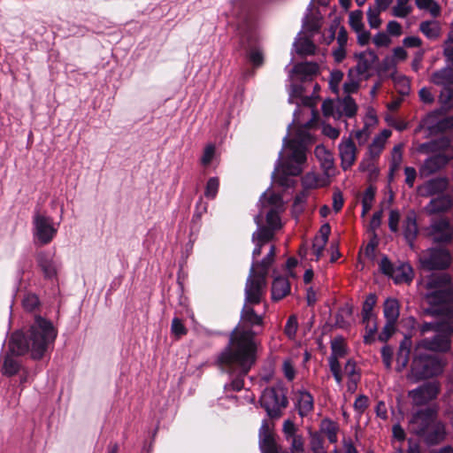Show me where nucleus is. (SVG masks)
<instances>
[{
	"mask_svg": "<svg viewBox=\"0 0 453 453\" xmlns=\"http://www.w3.org/2000/svg\"><path fill=\"white\" fill-rule=\"evenodd\" d=\"M264 315L257 314L254 305L244 304L240 322L231 331L226 346L216 358V365L221 372L231 378L226 387L239 392L244 387V379L256 365L260 342L257 336L264 327Z\"/></svg>",
	"mask_w": 453,
	"mask_h": 453,
	"instance_id": "1",
	"label": "nucleus"
},
{
	"mask_svg": "<svg viewBox=\"0 0 453 453\" xmlns=\"http://www.w3.org/2000/svg\"><path fill=\"white\" fill-rule=\"evenodd\" d=\"M57 330L53 324L41 317L35 316L33 324L27 330H16L8 340V351L4 356L1 372L4 376L16 375L21 364L14 357H21L30 353L34 360H41L57 337Z\"/></svg>",
	"mask_w": 453,
	"mask_h": 453,
	"instance_id": "2",
	"label": "nucleus"
},
{
	"mask_svg": "<svg viewBox=\"0 0 453 453\" xmlns=\"http://www.w3.org/2000/svg\"><path fill=\"white\" fill-rule=\"evenodd\" d=\"M427 292L424 301L427 307L423 314L434 318H445L453 321V281L447 273H433L425 282Z\"/></svg>",
	"mask_w": 453,
	"mask_h": 453,
	"instance_id": "3",
	"label": "nucleus"
},
{
	"mask_svg": "<svg viewBox=\"0 0 453 453\" xmlns=\"http://www.w3.org/2000/svg\"><path fill=\"white\" fill-rule=\"evenodd\" d=\"M437 410L426 407L414 412L409 422L410 431L422 437L429 446L438 445L446 438L445 425L437 419Z\"/></svg>",
	"mask_w": 453,
	"mask_h": 453,
	"instance_id": "4",
	"label": "nucleus"
},
{
	"mask_svg": "<svg viewBox=\"0 0 453 453\" xmlns=\"http://www.w3.org/2000/svg\"><path fill=\"white\" fill-rule=\"evenodd\" d=\"M451 139L442 135L429 142L418 144L417 151L421 154H433L425 159L419 168L423 177H428L446 167L453 160V145Z\"/></svg>",
	"mask_w": 453,
	"mask_h": 453,
	"instance_id": "5",
	"label": "nucleus"
},
{
	"mask_svg": "<svg viewBox=\"0 0 453 453\" xmlns=\"http://www.w3.org/2000/svg\"><path fill=\"white\" fill-rule=\"evenodd\" d=\"M287 392L288 389L280 384L265 388L262 392L258 402L270 419L282 417L283 411L288 406Z\"/></svg>",
	"mask_w": 453,
	"mask_h": 453,
	"instance_id": "6",
	"label": "nucleus"
},
{
	"mask_svg": "<svg viewBox=\"0 0 453 453\" xmlns=\"http://www.w3.org/2000/svg\"><path fill=\"white\" fill-rule=\"evenodd\" d=\"M411 369L412 375L417 380H424L441 373L443 364L434 355L418 353V349L416 348Z\"/></svg>",
	"mask_w": 453,
	"mask_h": 453,
	"instance_id": "7",
	"label": "nucleus"
},
{
	"mask_svg": "<svg viewBox=\"0 0 453 453\" xmlns=\"http://www.w3.org/2000/svg\"><path fill=\"white\" fill-rule=\"evenodd\" d=\"M449 322L441 328L437 329L431 338H424L417 344V349H424L434 352L446 353L451 349V338L453 337V321Z\"/></svg>",
	"mask_w": 453,
	"mask_h": 453,
	"instance_id": "8",
	"label": "nucleus"
},
{
	"mask_svg": "<svg viewBox=\"0 0 453 453\" xmlns=\"http://www.w3.org/2000/svg\"><path fill=\"white\" fill-rule=\"evenodd\" d=\"M419 263L427 271L446 270L452 263V257L446 248L434 247L419 255Z\"/></svg>",
	"mask_w": 453,
	"mask_h": 453,
	"instance_id": "9",
	"label": "nucleus"
},
{
	"mask_svg": "<svg viewBox=\"0 0 453 453\" xmlns=\"http://www.w3.org/2000/svg\"><path fill=\"white\" fill-rule=\"evenodd\" d=\"M35 235L42 245L50 243L57 234V228L53 226L52 219L36 212L33 218Z\"/></svg>",
	"mask_w": 453,
	"mask_h": 453,
	"instance_id": "10",
	"label": "nucleus"
},
{
	"mask_svg": "<svg viewBox=\"0 0 453 453\" xmlns=\"http://www.w3.org/2000/svg\"><path fill=\"white\" fill-rule=\"evenodd\" d=\"M266 280L249 275L245 286V303L250 305L259 304L265 295Z\"/></svg>",
	"mask_w": 453,
	"mask_h": 453,
	"instance_id": "11",
	"label": "nucleus"
},
{
	"mask_svg": "<svg viewBox=\"0 0 453 453\" xmlns=\"http://www.w3.org/2000/svg\"><path fill=\"white\" fill-rule=\"evenodd\" d=\"M258 436L261 453H279L281 446L277 443L273 427L267 419L262 421Z\"/></svg>",
	"mask_w": 453,
	"mask_h": 453,
	"instance_id": "12",
	"label": "nucleus"
},
{
	"mask_svg": "<svg viewBox=\"0 0 453 453\" xmlns=\"http://www.w3.org/2000/svg\"><path fill=\"white\" fill-rule=\"evenodd\" d=\"M440 393V386L435 382H427L410 392L416 405H423L435 399Z\"/></svg>",
	"mask_w": 453,
	"mask_h": 453,
	"instance_id": "13",
	"label": "nucleus"
},
{
	"mask_svg": "<svg viewBox=\"0 0 453 453\" xmlns=\"http://www.w3.org/2000/svg\"><path fill=\"white\" fill-rule=\"evenodd\" d=\"M449 187V180L447 177L433 178L423 185L419 186L418 192L421 196L429 197L435 195H442Z\"/></svg>",
	"mask_w": 453,
	"mask_h": 453,
	"instance_id": "14",
	"label": "nucleus"
},
{
	"mask_svg": "<svg viewBox=\"0 0 453 453\" xmlns=\"http://www.w3.org/2000/svg\"><path fill=\"white\" fill-rule=\"evenodd\" d=\"M339 152L341 157V166L343 171L351 168L357 160V147L351 138L347 139L339 144Z\"/></svg>",
	"mask_w": 453,
	"mask_h": 453,
	"instance_id": "15",
	"label": "nucleus"
},
{
	"mask_svg": "<svg viewBox=\"0 0 453 453\" xmlns=\"http://www.w3.org/2000/svg\"><path fill=\"white\" fill-rule=\"evenodd\" d=\"M296 407L301 417H306L314 410V398L307 390H298Z\"/></svg>",
	"mask_w": 453,
	"mask_h": 453,
	"instance_id": "16",
	"label": "nucleus"
},
{
	"mask_svg": "<svg viewBox=\"0 0 453 453\" xmlns=\"http://www.w3.org/2000/svg\"><path fill=\"white\" fill-rule=\"evenodd\" d=\"M355 58L357 59L356 69L359 75L367 73L372 68V65L379 60L377 54L372 50L356 53Z\"/></svg>",
	"mask_w": 453,
	"mask_h": 453,
	"instance_id": "17",
	"label": "nucleus"
},
{
	"mask_svg": "<svg viewBox=\"0 0 453 453\" xmlns=\"http://www.w3.org/2000/svg\"><path fill=\"white\" fill-rule=\"evenodd\" d=\"M280 173L279 174L278 182L281 186L288 185L289 176H298L302 173L301 165L286 158L280 163Z\"/></svg>",
	"mask_w": 453,
	"mask_h": 453,
	"instance_id": "18",
	"label": "nucleus"
},
{
	"mask_svg": "<svg viewBox=\"0 0 453 453\" xmlns=\"http://www.w3.org/2000/svg\"><path fill=\"white\" fill-rule=\"evenodd\" d=\"M290 282L286 277L277 276L272 283V299L273 301H280L290 294Z\"/></svg>",
	"mask_w": 453,
	"mask_h": 453,
	"instance_id": "19",
	"label": "nucleus"
},
{
	"mask_svg": "<svg viewBox=\"0 0 453 453\" xmlns=\"http://www.w3.org/2000/svg\"><path fill=\"white\" fill-rule=\"evenodd\" d=\"M453 200L449 195L442 194L433 198L426 206V210L430 214H438L446 212L451 209Z\"/></svg>",
	"mask_w": 453,
	"mask_h": 453,
	"instance_id": "20",
	"label": "nucleus"
},
{
	"mask_svg": "<svg viewBox=\"0 0 453 453\" xmlns=\"http://www.w3.org/2000/svg\"><path fill=\"white\" fill-rule=\"evenodd\" d=\"M430 81L442 88L451 87L453 85V66L448 65L434 72L431 75Z\"/></svg>",
	"mask_w": 453,
	"mask_h": 453,
	"instance_id": "21",
	"label": "nucleus"
},
{
	"mask_svg": "<svg viewBox=\"0 0 453 453\" xmlns=\"http://www.w3.org/2000/svg\"><path fill=\"white\" fill-rule=\"evenodd\" d=\"M418 233V228L416 213L413 211H409L403 220V235L411 246L413 245V242L417 238Z\"/></svg>",
	"mask_w": 453,
	"mask_h": 453,
	"instance_id": "22",
	"label": "nucleus"
},
{
	"mask_svg": "<svg viewBox=\"0 0 453 453\" xmlns=\"http://www.w3.org/2000/svg\"><path fill=\"white\" fill-rule=\"evenodd\" d=\"M412 348L411 335L405 334L401 341L399 349L396 354V363L401 368L406 367L410 361V355Z\"/></svg>",
	"mask_w": 453,
	"mask_h": 453,
	"instance_id": "23",
	"label": "nucleus"
},
{
	"mask_svg": "<svg viewBox=\"0 0 453 453\" xmlns=\"http://www.w3.org/2000/svg\"><path fill=\"white\" fill-rule=\"evenodd\" d=\"M331 355L328 357V363L339 361V358L344 357L348 354V348L342 336H337L331 341Z\"/></svg>",
	"mask_w": 453,
	"mask_h": 453,
	"instance_id": "24",
	"label": "nucleus"
},
{
	"mask_svg": "<svg viewBox=\"0 0 453 453\" xmlns=\"http://www.w3.org/2000/svg\"><path fill=\"white\" fill-rule=\"evenodd\" d=\"M288 147L291 150V154L287 157L288 159L297 165H303L306 162L305 148L300 142L289 140L288 142Z\"/></svg>",
	"mask_w": 453,
	"mask_h": 453,
	"instance_id": "25",
	"label": "nucleus"
},
{
	"mask_svg": "<svg viewBox=\"0 0 453 453\" xmlns=\"http://www.w3.org/2000/svg\"><path fill=\"white\" fill-rule=\"evenodd\" d=\"M36 260L45 278L52 279L57 275L55 264L47 253L42 252L38 254Z\"/></svg>",
	"mask_w": 453,
	"mask_h": 453,
	"instance_id": "26",
	"label": "nucleus"
},
{
	"mask_svg": "<svg viewBox=\"0 0 453 453\" xmlns=\"http://www.w3.org/2000/svg\"><path fill=\"white\" fill-rule=\"evenodd\" d=\"M384 317L387 321L396 323L400 315V304L395 298H388L383 307Z\"/></svg>",
	"mask_w": 453,
	"mask_h": 453,
	"instance_id": "27",
	"label": "nucleus"
},
{
	"mask_svg": "<svg viewBox=\"0 0 453 453\" xmlns=\"http://www.w3.org/2000/svg\"><path fill=\"white\" fill-rule=\"evenodd\" d=\"M396 284L411 282L412 280V269L409 265L401 264L395 266L394 273L390 276Z\"/></svg>",
	"mask_w": 453,
	"mask_h": 453,
	"instance_id": "28",
	"label": "nucleus"
},
{
	"mask_svg": "<svg viewBox=\"0 0 453 453\" xmlns=\"http://www.w3.org/2000/svg\"><path fill=\"white\" fill-rule=\"evenodd\" d=\"M409 322L411 324V328L418 327V329L420 332V334L424 335L429 332L436 333L437 329L441 328L444 325H446L449 322V320L447 319V321H440V322H424L419 325V324H418L417 320L414 318L411 317L409 319Z\"/></svg>",
	"mask_w": 453,
	"mask_h": 453,
	"instance_id": "29",
	"label": "nucleus"
},
{
	"mask_svg": "<svg viewBox=\"0 0 453 453\" xmlns=\"http://www.w3.org/2000/svg\"><path fill=\"white\" fill-rule=\"evenodd\" d=\"M274 232L272 227L259 226L257 230L252 234L251 241L265 245L274 238Z\"/></svg>",
	"mask_w": 453,
	"mask_h": 453,
	"instance_id": "30",
	"label": "nucleus"
},
{
	"mask_svg": "<svg viewBox=\"0 0 453 453\" xmlns=\"http://www.w3.org/2000/svg\"><path fill=\"white\" fill-rule=\"evenodd\" d=\"M272 263L264 257L261 261H254L251 265L250 274L255 277L266 280Z\"/></svg>",
	"mask_w": 453,
	"mask_h": 453,
	"instance_id": "31",
	"label": "nucleus"
},
{
	"mask_svg": "<svg viewBox=\"0 0 453 453\" xmlns=\"http://www.w3.org/2000/svg\"><path fill=\"white\" fill-rule=\"evenodd\" d=\"M377 303V296L375 294H369L363 303L362 307V323L369 322L373 317V308Z\"/></svg>",
	"mask_w": 453,
	"mask_h": 453,
	"instance_id": "32",
	"label": "nucleus"
},
{
	"mask_svg": "<svg viewBox=\"0 0 453 453\" xmlns=\"http://www.w3.org/2000/svg\"><path fill=\"white\" fill-rule=\"evenodd\" d=\"M338 426L329 418H325L321 422V431L326 435L330 443H336L338 437Z\"/></svg>",
	"mask_w": 453,
	"mask_h": 453,
	"instance_id": "33",
	"label": "nucleus"
},
{
	"mask_svg": "<svg viewBox=\"0 0 453 453\" xmlns=\"http://www.w3.org/2000/svg\"><path fill=\"white\" fill-rule=\"evenodd\" d=\"M257 38L254 32L247 25V28L244 31L240 32V44L246 50L256 48Z\"/></svg>",
	"mask_w": 453,
	"mask_h": 453,
	"instance_id": "34",
	"label": "nucleus"
},
{
	"mask_svg": "<svg viewBox=\"0 0 453 453\" xmlns=\"http://www.w3.org/2000/svg\"><path fill=\"white\" fill-rule=\"evenodd\" d=\"M296 73L304 76L317 75L319 73V66L315 62H304L295 66Z\"/></svg>",
	"mask_w": 453,
	"mask_h": 453,
	"instance_id": "35",
	"label": "nucleus"
},
{
	"mask_svg": "<svg viewBox=\"0 0 453 453\" xmlns=\"http://www.w3.org/2000/svg\"><path fill=\"white\" fill-rule=\"evenodd\" d=\"M439 101L441 104V108L444 111H449L453 108V88L447 87L442 88L439 96Z\"/></svg>",
	"mask_w": 453,
	"mask_h": 453,
	"instance_id": "36",
	"label": "nucleus"
},
{
	"mask_svg": "<svg viewBox=\"0 0 453 453\" xmlns=\"http://www.w3.org/2000/svg\"><path fill=\"white\" fill-rule=\"evenodd\" d=\"M419 30L429 39H435L439 36L440 28L433 21H423L419 25Z\"/></svg>",
	"mask_w": 453,
	"mask_h": 453,
	"instance_id": "37",
	"label": "nucleus"
},
{
	"mask_svg": "<svg viewBox=\"0 0 453 453\" xmlns=\"http://www.w3.org/2000/svg\"><path fill=\"white\" fill-rule=\"evenodd\" d=\"M352 315V308L349 306L342 307L335 314V326L339 328H346L349 322L345 319V316L350 317Z\"/></svg>",
	"mask_w": 453,
	"mask_h": 453,
	"instance_id": "38",
	"label": "nucleus"
},
{
	"mask_svg": "<svg viewBox=\"0 0 453 453\" xmlns=\"http://www.w3.org/2000/svg\"><path fill=\"white\" fill-rule=\"evenodd\" d=\"M342 109L341 112L343 113L348 118H353L357 114V105L355 100L350 96H347L344 97L342 104Z\"/></svg>",
	"mask_w": 453,
	"mask_h": 453,
	"instance_id": "39",
	"label": "nucleus"
},
{
	"mask_svg": "<svg viewBox=\"0 0 453 453\" xmlns=\"http://www.w3.org/2000/svg\"><path fill=\"white\" fill-rule=\"evenodd\" d=\"M410 0H396L393 7L392 14L397 18H405L411 12V7L408 5Z\"/></svg>",
	"mask_w": 453,
	"mask_h": 453,
	"instance_id": "40",
	"label": "nucleus"
},
{
	"mask_svg": "<svg viewBox=\"0 0 453 453\" xmlns=\"http://www.w3.org/2000/svg\"><path fill=\"white\" fill-rule=\"evenodd\" d=\"M415 3L418 9L429 11L434 17L440 14V7L434 0H415Z\"/></svg>",
	"mask_w": 453,
	"mask_h": 453,
	"instance_id": "41",
	"label": "nucleus"
},
{
	"mask_svg": "<svg viewBox=\"0 0 453 453\" xmlns=\"http://www.w3.org/2000/svg\"><path fill=\"white\" fill-rule=\"evenodd\" d=\"M349 26L355 32H360L364 29L363 12L354 11L349 14Z\"/></svg>",
	"mask_w": 453,
	"mask_h": 453,
	"instance_id": "42",
	"label": "nucleus"
},
{
	"mask_svg": "<svg viewBox=\"0 0 453 453\" xmlns=\"http://www.w3.org/2000/svg\"><path fill=\"white\" fill-rule=\"evenodd\" d=\"M310 444L313 453H326L324 449V438L318 432L311 433Z\"/></svg>",
	"mask_w": 453,
	"mask_h": 453,
	"instance_id": "43",
	"label": "nucleus"
},
{
	"mask_svg": "<svg viewBox=\"0 0 453 453\" xmlns=\"http://www.w3.org/2000/svg\"><path fill=\"white\" fill-rule=\"evenodd\" d=\"M453 128V116L446 117L441 120H439L433 127H429L430 132L434 133H443L448 129Z\"/></svg>",
	"mask_w": 453,
	"mask_h": 453,
	"instance_id": "44",
	"label": "nucleus"
},
{
	"mask_svg": "<svg viewBox=\"0 0 453 453\" xmlns=\"http://www.w3.org/2000/svg\"><path fill=\"white\" fill-rule=\"evenodd\" d=\"M219 180L218 177H211L206 183L204 196L209 199H214L218 194Z\"/></svg>",
	"mask_w": 453,
	"mask_h": 453,
	"instance_id": "45",
	"label": "nucleus"
},
{
	"mask_svg": "<svg viewBox=\"0 0 453 453\" xmlns=\"http://www.w3.org/2000/svg\"><path fill=\"white\" fill-rule=\"evenodd\" d=\"M316 51V45L308 38L303 39L299 42L297 53L302 56L314 55Z\"/></svg>",
	"mask_w": 453,
	"mask_h": 453,
	"instance_id": "46",
	"label": "nucleus"
},
{
	"mask_svg": "<svg viewBox=\"0 0 453 453\" xmlns=\"http://www.w3.org/2000/svg\"><path fill=\"white\" fill-rule=\"evenodd\" d=\"M298 328L297 317L293 314L288 318L284 327V333L289 339H294L296 337V332Z\"/></svg>",
	"mask_w": 453,
	"mask_h": 453,
	"instance_id": "47",
	"label": "nucleus"
},
{
	"mask_svg": "<svg viewBox=\"0 0 453 453\" xmlns=\"http://www.w3.org/2000/svg\"><path fill=\"white\" fill-rule=\"evenodd\" d=\"M265 219L267 223L266 226L272 227L273 231L280 228V218L279 212L274 208H272L267 211Z\"/></svg>",
	"mask_w": 453,
	"mask_h": 453,
	"instance_id": "48",
	"label": "nucleus"
},
{
	"mask_svg": "<svg viewBox=\"0 0 453 453\" xmlns=\"http://www.w3.org/2000/svg\"><path fill=\"white\" fill-rule=\"evenodd\" d=\"M395 324L386 320L385 326L378 335V340L381 342H387L395 332Z\"/></svg>",
	"mask_w": 453,
	"mask_h": 453,
	"instance_id": "49",
	"label": "nucleus"
},
{
	"mask_svg": "<svg viewBox=\"0 0 453 453\" xmlns=\"http://www.w3.org/2000/svg\"><path fill=\"white\" fill-rule=\"evenodd\" d=\"M22 304L26 311H34L39 306L40 301L35 294L29 293L25 296Z\"/></svg>",
	"mask_w": 453,
	"mask_h": 453,
	"instance_id": "50",
	"label": "nucleus"
},
{
	"mask_svg": "<svg viewBox=\"0 0 453 453\" xmlns=\"http://www.w3.org/2000/svg\"><path fill=\"white\" fill-rule=\"evenodd\" d=\"M247 57L255 67H259L264 64V55L257 48L247 50Z\"/></svg>",
	"mask_w": 453,
	"mask_h": 453,
	"instance_id": "51",
	"label": "nucleus"
},
{
	"mask_svg": "<svg viewBox=\"0 0 453 453\" xmlns=\"http://www.w3.org/2000/svg\"><path fill=\"white\" fill-rule=\"evenodd\" d=\"M171 331L177 338H180L188 334V330L182 320L177 317L172 320Z\"/></svg>",
	"mask_w": 453,
	"mask_h": 453,
	"instance_id": "52",
	"label": "nucleus"
},
{
	"mask_svg": "<svg viewBox=\"0 0 453 453\" xmlns=\"http://www.w3.org/2000/svg\"><path fill=\"white\" fill-rule=\"evenodd\" d=\"M290 452L289 453H303L304 451V440L301 434L290 437Z\"/></svg>",
	"mask_w": 453,
	"mask_h": 453,
	"instance_id": "53",
	"label": "nucleus"
},
{
	"mask_svg": "<svg viewBox=\"0 0 453 453\" xmlns=\"http://www.w3.org/2000/svg\"><path fill=\"white\" fill-rule=\"evenodd\" d=\"M381 12H379L377 9H373L372 7H369L367 11V19L370 27L372 28H378L381 24V19L380 18V13Z\"/></svg>",
	"mask_w": 453,
	"mask_h": 453,
	"instance_id": "54",
	"label": "nucleus"
},
{
	"mask_svg": "<svg viewBox=\"0 0 453 453\" xmlns=\"http://www.w3.org/2000/svg\"><path fill=\"white\" fill-rule=\"evenodd\" d=\"M215 150L216 148L214 144L210 143L205 146L201 157V164L203 165L206 166L211 164L215 155Z\"/></svg>",
	"mask_w": 453,
	"mask_h": 453,
	"instance_id": "55",
	"label": "nucleus"
},
{
	"mask_svg": "<svg viewBox=\"0 0 453 453\" xmlns=\"http://www.w3.org/2000/svg\"><path fill=\"white\" fill-rule=\"evenodd\" d=\"M345 372L355 383L359 380L360 376L356 370V362L353 359H349L344 367Z\"/></svg>",
	"mask_w": 453,
	"mask_h": 453,
	"instance_id": "56",
	"label": "nucleus"
},
{
	"mask_svg": "<svg viewBox=\"0 0 453 453\" xmlns=\"http://www.w3.org/2000/svg\"><path fill=\"white\" fill-rule=\"evenodd\" d=\"M368 404H369L368 397L365 395H360L356 398L353 407L356 411H357L359 414H362L367 409Z\"/></svg>",
	"mask_w": 453,
	"mask_h": 453,
	"instance_id": "57",
	"label": "nucleus"
},
{
	"mask_svg": "<svg viewBox=\"0 0 453 453\" xmlns=\"http://www.w3.org/2000/svg\"><path fill=\"white\" fill-rule=\"evenodd\" d=\"M395 266L391 263L387 256H384L380 262V272L390 277L392 273H394Z\"/></svg>",
	"mask_w": 453,
	"mask_h": 453,
	"instance_id": "58",
	"label": "nucleus"
},
{
	"mask_svg": "<svg viewBox=\"0 0 453 453\" xmlns=\"http://www.w3.org/2000/svg\"><path fill=\"white\" fill-rule=\"evenodd\" d=\"M296 430L297 428L292 420L287 419L284 421L282 431L287 441H290V437L297 435Z\"/></svg>",
	"mask_w": 453,
	"mask_h": 453,
	"instance_id": "59",
	"label": "nucleus"
},
{
	"mask_svg": "<svg viewBox=\"0 0 453 453\" xmlns=\"http://www.w3.org/2000/svg\"><path fill=\"white\" fill-rule=\"evenodd\" d=\"M380 353L384 365L386 366L387 369H390L393 357L392 348L388 345H385L381 348Z\"/></svg>",
	"mask_w": 453,
	"mask_h": 453,
	"instance_id": "60",
	"label": "nucleus"
},
{
	"mask_svg": "<svg viewBox=\"0 0 453 453\" xmlns=\"http://www.w3.org/2000/svg\"><path fill=\"white\" fill-rule=\"evenodd\" d=\"M400 220V213L397 210H391L388 218V227L391 232L396 233L398 231V224Z\"/></svg>",
	"mask_w": 453,
	"mask_h": 453,
	"instance_id": "61",
	"label": "nucleus"
},
{
	"mask_svg": "<svg viewBox=\"0 0 453 453\" xmlns=\"http://www.w3.org/2000/svg\"><path fill=\"white\" fill-rule=\"evenodd\" d=\"M433 232H445L446 230L453 229V225L450 224L448 219H441L434 222L432 226Z\"/></svg>",
	"mask_w": 453,
	"mask_h": 453,
	"instance_id": "62",
	"label": "nucleus"
},
{
	"mask_svg": "<svg viewBox=\"0 0 453 453\" xmlns=\"http://www.w3.org/2000/svg\"><path fill=\"white\" fill-rule=\"evenodd\" d=\"M304 28L309 32H318L320 29L319 20L314 17L307 16L303 23Z\"/></svg>",
	"mask_w": 453,
	"mask_h": 453,
	"instance_id": "63",
	"label": "nucleus"
},
{
	"mask_svg": "<svg viewBox=\"0 0 453 453\" xmlns=\"http://www.w3.org/2000/svg\"><path fill=\"white\" fill-rule=\"evenodd\" d=\"M373 43L377 47H388L391 43V39L389 36L384 32H379L373 37Z\"/></svg>",
	"mask_w": 453,
	"mask_h": 453,
	"instance_id": "64",
	"label": "nucleus"
}]
</instances>
